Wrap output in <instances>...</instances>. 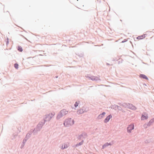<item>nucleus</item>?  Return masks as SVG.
<instances>
[{
  "label": "nucleus",
  "instance_id": "c756f323",
  "mask_svg": "<svg viewBox=\"0 0 154 154\" xmlns=\"http://www.w3.org/2000/svg\"><path fill=\"white\" fill-rule=\"evenodd\" d=\"M145 142L146 143H149V142L148 140H146L145 141Z\"/></svg>",
  "mask_w": 154,
  "mask_h": 154
},
{
  "label": "nucleus",
  "instance_id": "0eeeda50",
  "mask_svg": "<svg viewBox=\"0 0 154 154\" xmlns=\"http://www.w3.org/2000/svg\"><path fill=\"white\" fill-rule=\"evenodd\" d=\"M112 115L111 114L109 115L105 118L104 120V122L105 123H107L109 121L110 119L112 118Z\"/></svg>",
  "mask_w": 154,
  "mask_h": 154
},
{
  "label": "nucleus",
  "instance_id": "1a4fd4ad",
  "mask_svg": "<svg viewBox=\"0 0 154 154\" xmlns=\"http://www.w3.org/2000/svg\"><path fill=\"white\" fill-rule=\"evenodd\" d=\"M106 114V113L104 112H103L102 113L98 115L97 117L98 119H100L105 116Z\"/></svg>",
  "mask_w": 154,
  "mask_h": 154
},
{
  "label": "nucleus",
  "instance_id": "f8f14e48",
  "mask_svg": "<svg viewBox=\"0 0 154 154\" xmlns=\"http://www.w3.org/2000/svg\"><path fill=\"white\" fill-rule=\"evenodd\" d=\"M154 122V118L152 119H151L149 122L147 124V126H149L151 125L152 123Z\"/></svg>",
  "mask_w": 154,
  "mask_h": 154
},
{
  "label": "nucleus",
  "instance_id": "aec40b11",
  "mask_svg": "<svg viewBox=\"0 0 154 154\" xmlns=\"http://www.w3.org/2000/svg\"><path fill=\"white\" fill-rule=\"evenodd\" d=\"M84 112V111L83 109H80L78 110L77 112V113L78 114H82Z\"/></svg>",
  "mask_w": 154,
  "mask_h": 154
},
{
  "label": "nucleus",
  "instance_id": "473e14b6",
  "mask_svg": "<svg viewBox=\"0 0 154 154\" xmlns=\"http://www.w3.org/2000/svg\"><path fill=\"white\" fill-rule=\"evenodd\" d=\"M117 60H118L117 59H113L112 60L113 61H117Z\"/></svg>",
  "mask_w": 154,
  "mask_h": 154
},
{
  "label": "nucleus",
  "instance_id": "a878e982",
  "mask_svg": "<svg viewBox=\"0 0 154 154\" xmlns=\"http://www.w3.org/2000/svg\"><path fill=\"white\" fill-rule=\"evenodd\" d=\"M6 40H7V41H6V45H8V44L9 42V38L7 37Z\"/></svg>",
  "mask_w": 154,
  "mask_h": 154
},
{
  "label": "nucleus",
  "instance_id": "2f4dec72",
  "mask_svg": "<svg viewBox=\"0 0 154 154\" xmlns=\"http://www.w3.org/2000/svg\"><path fill=\"white\" fill-rule=\"evenodd\" d=\"M116 105H115V106H114L115 107H113V109H116L117 108V106H116Z\"/></svg>",
  "mask_w": 154,
  "mask_h": 154
},
{
  "label": "nucleus",
  "instance_id": "2eb2a0df",
  "mask_svg": "<svg viewBox=\"0 0 154 154\" xmlns=\"http://www.w3.org/2000/svg\"><path fill=\"white\" fill-rule=\"evenodd\" d=\"M146 35V34H143V35H142L140 36H138L137 38V39H142L143 38H144L145 37V35Z\"/></svg>",
  "mask_w": 154,
  "mask_h": 154
},
{
  "label": "nucleus",
  "instance_id": "7ed1b4c3",
  "mask_svg": "<svg viewBox=\"0 0 154 154\" xmlns=\"http://www.w3.org/2000/svg\"><path fill=\"white\" fill-rule=\"evenodd\" d=\"M54 115L52 113H50L46 115L43 121L45 122L47 121H49L53 117Z\"/></svg>",
  "mask_w": 154,
  "mask_h": 154
},
{
  "label": "nucleus",
  "instance_id": "f03ea898",
  "mask_svg": "<svg viewBox=\"0 0 154 154\" xmlns=\"http://www.w3.org/2000/svg\"><path fill=\"white\" fill-rule=\"evenodd\" d=\"M45 122L43 121L40 122L37 125V127L33 131V133L34 134L35 133L36 131H39L41 129L43 126L45 124Z\"/></svg>",
  "mask_w": 154,
  "mask_h": 154
},
{
  "label": "nucleus",
  "instance_id": "4be33fe9",
  "mask_svg": "<svg viewBox=\"0 0 154 154\" xmlns=\"http://www.w3.org/2000/svg\"><path fill=\"white\" fill-rule=\"evenodd\" d=\"M17 50L20 52H22L23 51L22 48L20 46H18Z\"/></svg>",
  "mask_w": 154,
  "mask_h": 154
},
{
  "label": "nucleus",
  "instance_id": "20e7f679",
  "mask_svg": "<svg viewBox=\"0 0 154 154\" xmlns=\"http://www.w3.org/2000/svg\"><path fill=\"white\" fill-rule=\"evenodd\" d=\"M31 133H29L27 134L26 136L24 139L22 143L24 145H25V143L26 142V141L30 138L31 136Z\"/></svg>",
  "mask_w": 154,
  "mask_h": 154
},
{
  "label": "nucleus",
  "instance_id": "5701e85b",
  "mask_svg": "<svg viewBox=\"0 0 154 154\" xmlns=\"http://www.w3.org/2000/svg\"><path fill=\"white\" fill-rule=\"evenodd\" d=\"M116 106H117V109L121 111L122 110V108L120 106H119L118 105H116Z\"/></svg>",
  "mask_w": 154,
  "mask_h": 154
},
{
  "label": "nucleus",
  "instance_id": "a211bd4d",
  "mask_svg": "<svg viewBox=\"0 0 154 154\" xmlns=\"http://www.w3.org/2000/svg\"><path fill=\"white\" fill-rule=\"evenodd\" d=\"M82 134L83 138L84 139L87 137V134L85 132H83Z\"/></svg>",
  "mask_w": 154,
  "mask_h": 154
},
{
  "label": "nucleus",
  "instance_id": "f704fd0d",
  "mask_svg": "<svg viewBox=\"0 0 154 154\" xmlns=\"http://www.w3.org/2000/svg\"><path fill=\"white\" fill-rule=\"evenodd\" d=\"M106 65H109V63H106Z\"/></svg>",
  "mask_w": 154,
  "mask_h": 154
},
{
  "label": "nucleus",
  "instance_id": "c9c22d12",
  "mask_svg": "<svg viewBox=\"0 0 154 154\" xmlns=\"http://www.w3.org/2000/svg\"><path fill=\"white\" fill-rule=\"evenodd\" d=\"M58 76H55V77L56 78H58Z\"/></svg>",
  "mask_w": 154,
  "mask_h": 154
},
{
  "label": "nucleus",
  "instance_id": "9d476101",
  "mask_svg": "<svg viewBox=\"0 0 154 154\" xmlns=\"http://www.w3.org/2000/svg\"><path fill=\"white\" fill-rule=\"evenodd\" d=\"M148 118L147 115L146 113H144V115L143 114L141 117L142 120H144L147 119Z\"/></svg>",
  "mask_w": 154,
  "mask_h": 154
},
{
  "label": "nucleus",
  "instance_id": "cd10ccee",
  "mask_svg": "<svg viewBox=\"0 0 154 154\" xmlns=\"http://www.w3.org/2000/svg\"><path fill=\"white\" fill-rule=\"evenodd\" d=\"M147 124H144L143 125V127L145 128H147V127L148 126H147Z\"/></svg>",
  "mask_w": 154,
  "mask_h": 154
},
{
  "label": "nucleus",
  "instance_id": "bb28decb",
  "mask_svg": "<svg viewBox=\"0 0 154 154\" xmlns=\"http://www.w3.org/2000/svg\"><path fill=\"white\" fill-rule=\"evenodd\" d=\"M79 103H78L77 102H76L74 105L75 107H76L78 106Z\"/></svg>",
  "mask_w": 154,
  "mask_h": 154
},
{
  "label": "nucleus",
  "instance_id": "ddd939ff",
  "mask_svg": "<svg viewBox=\"0 0 154 154\" xmlns=\"http://www.w3.org/2000/svg\"><path fill=\"white\" fill-rule=\"evenodd\" d=\"M139 76L140 78H142L144 79H145L147 80H148V77L146 75L144 74H141Z\"/></svg>",
  "mask_w": 154,
  "mask_h": 154
},
{
  "label": "nucleus",
  "instance_id": "72a5a7b5",
  "mask_svg": "<svg viewBox=\"0 0 154 154\" xmlns=\"http://www.w3.org/2000/svg\"><path fill=\"white\" fill-rule=\"evenodd\" d=\"M24 144H23V145H22V146H21V148H22L23 147V146H24Z\"/></svg>",
  "mask_w": 154,
  "mask_h": 154
},
{
  "label": "nucleus",
  "instance_id": "423d86ee",
  "mask_svg": "<svg viewBox=\"0 0 154 154\" xmlns=\"http://www.w3.org/2000/svg\"><path fill=\"white\" fill-rule=\"evenodd\" d=\"M129 103H119L118 104L120 106H122L125 108H128Z\"/></svg>",
  "mask_w": 154,
  "mask_h": 154
},
{
  "label": "nucleus",
  "instance_id": "4468645a",
  "mask_svg": "<svg viewBox=\"0 0 154 154\" xmlns=\"http://www.w3.org/2000/svg\"><path fill=\"white\" fill-rule=\"evenodd\" d=\"M62 112H61L60 111V112L57 115V119H59L60 118L63 117V115L62 113Z\"/></svg>",
  "mask_w": 154,
  "mask_h": 154
},
{
  "label": "nucleus",
  "instance_id": "b1692460",
  "mask_svg": "<svg viewBox=\"0 0 154 154\" xmlns=\"http://www.w3.org/2000/svg\"><path fill=\"white\" fill-rule=\"evenodd\" d=\"M14 66L16 69H17L18 68V65L17 63H15L14 64Z\"/></svg>",
  "mask_w": 154,
  "mask_h": 154
},
{
  "label": "nucleus",
  "instance_id": "c85d7f7f",
  "mask_svg": "<svg viewBox=\"0 0 154 154\" xmlns=\"http://www.w3.org/2000/svg\"><path fill=\"white\" fill-rule=\"evenodd\" d=\"M126 41H127V40L125 39L122 41V42L124 43V42H126Z\"/></svg>",
  "mask_w": 154,
  "mask_h": 154
},
{
  "label": "nucleus",
  "instance_id": "e433bc0d",
  "mask_svg": "<svg viewBox=\"0 0 154 154\" xmlns=\"http://www.w3.org/2000/svg\"><path fill=\"white\" fill-rule=\"evenodd\" d=\"M17 136V135H15V137H16Z\"/></svg>",
  "mask_w": 154,
  "mask_h": 154
},
{
  "label": "nucleus",
  "instance_id": "9b49d317",
  "mask_svg": "<svg viewBox=\"0 0 154 154\" xmlns=\"http://www.w3.org/2000/svg\"><path fill=\"white\" fill-rule=\"evenodd\" d=\"M129 107L128 108L129 109L133 110H135L137 109L136 107L134 106L133 105L131 104H129Z\"/></svg>",
  "mask_w": 154,
  "mask_h": 154
},
{
  "label": "nucleus",
  "instance_id": "39448f33",
  "mask_svg": "<svg viewBox=\"0 0 154 154\" xmlns=\"http://www.w3.org/2000/svg\"><path fill=\"white\" fill-rule=\"evenodd\" d=\"M134 125H129V126L127 128V132L128 133H130L131 131L134 129Z\"/></svg>",
  "mask_w": 154,
  "mask_h": 154
},
{
  "label": "nucleus",
  "instance_id": "f257e3e1",
  "mask_svg": "<svg viewBox=\"0 0 154 154\" xmlns=\"http://www.w3.org/2000/svg\"><path fill=\"white\" fill-rule=\"evenodd\" d=\"M74 123V120L71 118H69L66 119L64 122L63 124L65 126L69 127L73 125Z\"/></svg>",
  "mask_w": 154,
  "mask_h": 154
},
{
  "label": "nucleus",
  "instance_id": "412c9836",
  "mask_svg": "<svg viewBox=\"0 0 154 154\" xmlns=\"http://www.w3.org/2000/svg\"><path fill=\"white\" fill-rule=\"evenodd\" d=\"M69 145L68 144H65L63 146V145L62 146L61 149H64L67 148L68 147Z\"/></svg>",
  "mask_w": 154,
  "mask_h": 154
},
{
  "label": "nucleus",
  "instance_id": "393cba45",
  "mask_svg": "<svg viewBox=\"0 0 154 154\" xmlns=\"http://www.w3.org/2000/svg\"><path fill=\"white\" fill-rule=\"evenodd\" d=\"M82 134H81L80 135H79L78 137L77 138L78 139L81 140L82 139Z\"/></svg>",
  "mask_w": 154,
  "mask_h": 154
},
{
  "label": "nucleus",
  "instance_id": "7c9ffc66",
  "mask_svg": "<svg viewBox=\"0 0 154 154\" xmlns=\"http://www.w3.org/2000/svg\"><path fill=\"white\" fill-rule=\"evenodd\" d=\"M122 63V60L121 61H119L118 62V64H119L120 63Z\"/></svg>",
  "mask_w": 154,
  "mask_h": 154
},
{
  "label": "nucleus",
  "instance_id": "dca6fc26",
  "mask_svg": "<svg viewBox=\"0 0 154 154\" xmlns=\"http://www.w3.org/2000/svg\"><path fill=\"white\" fill-rule=\"evenodd\" d=\"M61 112H62V113L63 116H64L68 113V111H66L65 109H63L60 111Z\"/></svg>",
  "mask_w": 154,
  "mask_h": 154
},
{
  "label": "nucleus",
  "instance_id": "6ab92c4d",
  "mask_svg": "<svg viewBox=\"0 0 154 154\" xmlns=\"http://www.w3.org/2000/svg\"><path fill=\"white\" fill-rule=\"evenodd\" d=\"M84 140H82V141L80 142V143H78V144H77L76 145H75V146L76 147H77V146H80V145H82L83 143V142H84Z\"/></svg>",
  "mask_w": 154,
  "mask_h": 154
},
{
  "label": "nucleus",
  "instance_id": "6e6552de",
  "mask_svg": "<svg viewBox=\"0 0 154 154\" xmlns=\"http://www.w3.org/2000/svg\"><path fill=\"white\" fill-rule=\"evenodd\" d=\"M90 79L91 80L93 81H97L98 80L100 81V80L99 79V78L97 77L96 76H91V77H89Z\"/></svg>",
  "mask_w": 154,
  "mask_h": 154
},
{
  "label": "nucleus",
  "instance_id": "f3484780",
  "mask_svg": "<svg viewBox=\"0 0 154 154\" xmlns=\"http://www.w3.org/2000/svg\"><path fill=\"white\" fill-rule=\"evenodd\" d=\"M111 143H105L102 146V149H104L107 146H108L109 145H111Z\"/></svg>",
  "mask_w": 154,
  "mask_h": 154
}]
</instances>
